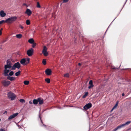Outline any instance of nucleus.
Returning <instances> with one entry per match:
<instances>
[{"label":"nucleus","instance_id":"7ed1b4c3","mask_svg":"<svg viewBox=\"0 0 131 131\" xmlns=\"http://www.w3.org/2000/svg\"><path fill=\"white\" fill-rule=\"evenodd\" d=\"M20 67V64L18 62H17L15 63L14 65L12 67V69L11 70H15L16 68L19 69Z\"/></svg>","mask_w":131,"mask_h":131},{"label":"nucleus","instance_id":"5701e85b","mask_svg":"<svg viewBox=\"0 0 131 131\" xmlns=\"http://www.w3.org/2000/svg\"><path fill=\"white\" fill-rule=\"evenodd\" d=\"M25 65L29 63L30 61V59L29 58L25 59Z\"/></svg>","mask_w":131,"mask_h":131},{"label":"nucleus","instance_id":"3c124183","mask_svg":"<svg viewBox=\"0 0 131 131\" xmlns=\"http://www.w3.org/2000/svg\"><path fill=\"white\" fill-rule=\"evenodd\" d=\"M2 33H0V35H1Z\"/></svg>","mask_w":131,"mask_h":131},{"label":"nucleus","instance_id":"4468645a","mask_svg":"<svg viewBox=\"0 0 131 131\" xmlns=\"http://www.w3.org/2000/svg\"><path fill=\"white\" fill-rule=\"evenodd\" d=\"M7 78L9 80L11 81H14L15 79V78L14 77H10L9 76H8Z\"/></svg>","mask_w":131,"mask_h":131},{"label":"nucleus","instance_id":"a211bd4d","mask_svg":"<svg viewBox=\"0 0 131 131\" xmlns=\"http://www.w3.org/2000/svg\"><path fill=\"white\" fill-rule=\"evenodd\" d=\"M33 103L35 105H37L38 103V99H34L33 101Z\"/></svg>","mask_w":131,"mask_h":131},{"label":"nucleus","instance_id":"a18cd8bd","mask_svg":"<svg viewBox=\"0 0 131 131\" xmlns=\"http://www.w3.org/2000/svg\"><path fill=\"white\" fill-rule=\"evenodd\" d=\"M115 108H114L113 107L112 108V110H111V111H112Z\"/></svg>","mask_w":131,"mask_h":131},{"label":"nucleus","instance_id":"c9c22d12","mask_svg":"<svg viewBox=\"0 0 131 131\" xmlns=\"http://www.w3.org/2000/svg\"><path fill=\"white\" fill-rule=\"evenodd\" d=\"M6 23L5 20H2L0 21V24H1L3 23Z\"/></svg>","mask_w":131,"mask_h":131},{"label":"nucleus","instance_id":"09e8293b","mask_svg":"<svg viewBox=\"0 0 131 131\" xmlns=\"http://www.w3.org/2000/svg\"><path fill=\"white\" fill-rule=\"evenodd\" d=\"M78 65L79 66H80L81 65V63H78Z\"/></svg>","mask_w":131,"mask_h":131},{"label":"nucleus","instance_id":"6e6552de","mask_svg":"<svg viewBox=\"0 0 131 131\" xmlns=\"http://www.w3.org/2000/svg\"><path fill=\"white\" fill-rule=\"evenodd\" d=\"M18 114V113H14L13 114V115H10L8 119L9 120L11 119L15 118L16 116H17Z\"/></svg>","mask_w":131,"mask_h":131},{"label":"nucleus","instance_id":"7c9ffc66","mask_svg":"<svg viewBox=\"0 0 131 131\" xmlns=\"http://www.w3.org/2000/svg\"><path fill=\"white\" fill-rule=\"evenodd\" d=\"M42 63L44 65H45L46 64V61L45 59H43L42 60Z\"/></svg>","mask_w":131,"mask_h":131},{"label":"nucleus","instance_id":"4be33fe9","mask_svg":"<svg viewBox=\"0 0 131 131\" xmlns=\"http://www.w3.org/2000/svg\"><path fill=\"white\" fill-rule=\"evenodd\" d=\"M9 66L7 64H6L4 66V68L7 69H10V68H12L10 66Z\"/></svg>","mask_w":131,"mask_h":131},{"label":"nucleus","instance_id":"0eeeda50","mask_svg":"<svg viewBox=\"0 0 131 131\" xmlns=\"http://www.w3.org/2000/svg\"><path fill=\"white\" fill-rule=\"evenodd\" d=\"M92 106V105L91 103H89L88 104H86L84 107L83 108L85 110H87L90 108Z\"/></svg>","mask_w":131,"mask_h":131},{"label":"nucleus","instance_id":"c85d7f7f","mask_svg":"<svg viewBox=\"0 0 131 131\" xmlns=\"http://www.w3.org/2000/svg\"><path fill=\"white\" fill-rule=\"evenodd\" d=\"M14 72L13 71H10L9 73V75L10 76L13 75L14 74Z\"/></svg>","mask_w":131,"mask_h":131},{"label":"nucleus","instance_id":"603ef678","mask_svg":"<svg viewBox=\"0 0 131 131\" xmlns=\"http://www.w3.org/2000/svg\"><path fill=\"white\" fill-rule=\"evenodd\" d=\"M106 31L105 32V33H106Z\"/></svg>","mask_w":131,"mask_h":131},{"label":"nucleus","instance_id":"79ce46f5","mask_svg":"<svg viewBox=\"0 0 131 131\" xmlns=\"http://www.w3.org/2000/svg\"><path fill=\"white\" fill-rule=\"evenodd\" d=\"M6 41V40H4V41H3L2 42V43H4V42H5Z\"/></svg>","mask_w":131,"mask_h":131},{"label":"nucleus","instance_id":"c03bdc74","mask_svg":"<svg viewBox=\"0 0 131 131\" xmlns=\"http://www.w3.org/2000/svg\"><path fill=\"white\" fill-rule=\"evenodd\" d=\"M3 30V29L2 28L0 30V33H2V31Z\"/></svg>","mask_w":131,"mask_h":131},{"label":"nucleus","instance_id":"bb28decb","mask_svg":"<svg viewBox=\"0 0 131 131\" xmlns=\"http://www.w3.org/2000/svg\"><path fill=\"white\" fill-rule=\"evenodd\" d=\"M26 23L27 25H30V20L28 19L26 20Z\"/></svg>","mask_w":131,"mask_h":131},{"label":"nucleus","instance_id":"ea45409f","mask_svg":"<svg viewBox=\"0 0 131 131\" xmlns=\"http://www.w3.org/2000/svg\"><path fill=\"white\" fill-rule=\"evenodd\" d=\"M0 131H5L4 129H0Z\"/></svg>","mask_w":131,"mask_h":131},{"label":"nucleus","instance_id":"6ab92c4d","mask_svg":"<svg viewBox=\"0 0 131 131\" xmlns=\"http://www.w3.org/2000/svg\"><path fill=\"white\" fill-rule=\"evenodd\" d=\"M6 63L7 65L9 66H10L12 68V64L10 61H9L8 60H7L6 61Z\"/></svg>","mask_w":131,"mask_h":131},{"label":"nucleus","instance_id":"e433bc0d","mask_svg":"<svg viewBox=\"0 0 131 131\" xmlns=\"http://www.w3.org/2000/svg\"><path fill=\"white\" fill-rule=\"evenodd\" d=\"M36 45V43H32V47L33 48H34Z\"/></svg>","mask_w":131,"mask_h":131},{"label":"nucleus","instance_id":"8fccbe9b","mask_svg":"<svg viewBox=\"0 0 131 131\" xmlns=\"http://www.w3.org/2000/svg\"><path fill=\"white\" fill-rule=\"evenodd\" d=\"M39 117H40V120H41V117H40V115H39Z\"/></svg>","mask_w":131,"mask_h":131},{"label":"nucleus","instance_id":"9b49d317","mask_svg":"<svg viewBox=\"0 0 131 131\" xmlns=\"http://www.w3.org/2000/svg\"><path fill=\"white\" fill-rule=\"evenodd\" d=\"M25 13L27 14L28 16H30L32 12L30 9L27 8L25 12Z\"/></svg>","mask_w":131,"mask_h":131},{"label":"nucleus","instance_id":"58836bf2","mask_svg":"<svg viewBox=\"0 0 131 131\" xmlns=\"http://www.w3.org/2000/svg\"><path fill=\"white\" fill-rule=\"evenodd\" d=\"M19 27L22 29H23L24 28V27L21 25H20L19 26Z\"/></svg>","mask_w":131,"mask_h":131},{"label":"nucleus","instance_id":"39448f33","mask_svg":"<svg viewBox=\"0 0 131 131\" xmlns=\"http://www.w3.org/2000/svg\"><path fill=\"white\" fill-rule=\"evenodd\" d=\"M34 50L32 48H30L28 50L27 52V53L28 56H31L33 54Z\"/></svg>","mask_w":131,"mask_h":131},{"label":"nucleus","instance_id":"a19ab883","mask_svg":"<svg viewBox=\"0 0 131 131\" xmlns=\"http://www.w3.org/2000/svg\"><path fill=\"white\" fill-rule=\"evenodd\" d=\"M111 68L112 69H116V68L114 67H111Z\"/></svg>","mask_w":131,"mask_h":131},{"label":"nucleus","instance_id":"c756f323","mask_svg":"<svg viewBox=\"0 0 131 131\" xmlns=\"http://www.w3.org/2000/svg\"><path fill=\"white\" fill-rule=\"evenodd\" d=\"M37 7L38 8H40L41 7L40 5L38 2L37 3Z\"/></svg>","mask_w":131,"mask_h":131},{"label":"nucleus","instance_id":"49530a36","mask_svg":"<svg viewBox=\"0 0 131 131\" xmlns=\"http://www.w3.org/2000/svg\"><path fill=\"white\" fill-rule=\"evenodd\" d=\"M122 95L123 96H124V93H123L122 94Z\"/></svg>","mask_w":131,"mask_h":131},{"label":"nucleus","instance_id":"dca6fc26","mask_svg":"<svg viewBox=\"0 0 131 131\" xmlns=\"http://www.w3.org/2000/svg\"><path fill=\"white\" fill-rule=\"evenodd\" d=\"M25 59L24 58L22 59L20 61V63L22 64L25 65Z\"/></svg>","mask_w":131,"mask_h":131},{"label":"nucleus","instance_id":"f3484780","mask_svg":"<svg viewBox=\"0 0 131 131\" xmlns=\"http://www.w3.org/2000/svg\"><path fill=\"white\" fill-rule=\"evenodd\" d=\"M130 122H131L130 121H127V122H126L125 123L122 124V125H121L122 127H123L126 125H127L129 124L130 123Z\"/></svg>","mask_w":131,"mask_h":131},{"label":"nucleus","instance_id":"f8f14e48","mask_svg":"<svg viewBox=\"0 0 131 131\" xmlns=\"http://www.w3.org/2000/svg\"><path fill=\"white\" fill-rule=\"evenodd\" d=\"M45 72L47 75H50L51 74V71L50 69H47L45 70Z\"/></svg>","mask_w":131,"mask_h":131},{"label":"nucleus","instance_id":"f704fd0d","mask_svg":"<svg viewBox=\"0 0 131 131\" xmlns=\"http://www.w3.org/2000/svg\"><path fill=\"white\" fill-rule=\"evenodd\" d=\"M19 101L21 103H25V100L23 99H20L19 100Z\"/></svg>","mask_w":131,"mask_h":131},{"label":"nucleus","instance_id":"ddd939ff","mask_svg":"<svg viewBox=\"0 0 131 131\" xmlns=\"http://www.w3.org/2000/svg\"><path fill=\"white\" fill-rule=\"evenodd\" d=\"M89 84V86L88 87L89 89H90L93 87L94 85L93 84V82L92 80H91L90 81Z\"/></svg>","mask_w":131,"mask_h":131},{"label":"nucleus","instance_id":"393cba45","mask_svg":"<svg viewBox=\"0 0 131 131\" xmlns=\"http://www.w3.org/2000/svg\"><path fill=\"white\" fill-rule=\"evenodd\" d=\"M21 71H18V72L15 73V75L16 76H18L20 73Z\"/></svg>","mask_w":131,"mask_h":131},{"label":"nucleus","instance_id":"f03ea898","mask_svg":"<svg viewBox=\"0 0 131 131\" xmlns=\"http://www.w3.org/2000/svg\"><path fill=\"white\" fill-rule=\"evenodd\" d=\"M8 97L11 100H15L16 97V95L11 92H10L7 93Z\"/></svg>","mask_w":131,"mask_h":131},{"label":"nucleus","instance_id":"423d86ee","mask_svg":"<svg viewBox=\"0 0 131 131\" xmlns=\"http://www.w3.org/2000/svg\"><path fill=\"white\" fill-rule=\"evenodd\" d=\"M1 82L3 85L5 86H7L10 84L9 81H6L5 80Z\"/></svg>","mask_w":131,"mask_h":131},{"label":"nucleus","instance_id":"f257e3e1","mask_svg":"<svg viewBox=\"0 0 131 131\" xmlns=\"http://www.w3.org/2000/svg\"><path fill=\"white\" fill-rule=\"evenodd\" d=\"M17 17L14 16L8 18L5 20L6 23L11 24L13 22L15 21L17 19Z\"/></svg>","mask_w":131,"mask_h":131},{"label":"nucleus","instance_id":"2f4dec72","mask_svg":"<svg viewBox=\"0 0 131 131\" xmlns=\"http://www.w3.org/2000/svg\"><path fill=\"white\" fill-rule=\"evenodd\" d=\"M88 92L86 93L83 96V98H85L86 96L88 95Z\"/></svg>","mask_w":131,"mask_h":131},{"label":"nucleus","instance_id":"9d476101","mask_svg":"<svg viewBox=\"0 0 131 131\" xmlns=\"http://www.w3.org/2000/svg\"><path fill=\"white\" fill-rule=\"evenodd\" d=\"M38 102L39 103V105H40L42 104L44 102V100L41 98H38Z\"/></svg>","mask_w":131,"mask_h":131},{"label":"nucleus","instance_id":"1a4fd4ad","mask_svg":"<svg viewBox=\"0 0 131 131\" xmlns=\"http://www.w3.org/2000/svg\"><path fill=\"white\" fill-rule=\"evenodd\" d=\"M10 70L4 68V75L5 76H8V73L9 72Z\"/></svg>","mask_w":131,"mask_h":131},{"label":"nucleus","instance_id":"412c9836","mask_svg":"<svg viewBox=\"0 0 131 131\" xmlns=\"http://www.w3.org/2000/svg\"><path fill=\"white\" fill-rule=\"evenodd\" d=\"M122 127L121 125L118 126L117 127L114 129V130H113V131H116L118 129H120Z\"/></svg>","mask_w":131,"mask_h":131},{"label":"nucleus","instance_id":"473e14b6","mask_svg":"<svg viewBox=\"0 0 131 131\" xmlns=\"http://www.w3.org/2000/svg\"><path fill=\"white\" fill-rule=\"evenodd\" d=\"M118 103V102L117 101V102L116 104H115V105L114 106L113 108H114L115 109V108L117 107V106Z\"/></svg>","mask_w":131,"mask_h":131},{"label":"nucleus","instance_id":"de8ad7c7","mask_svg":"<svg viewBox=\"0 0 131 131\" xmlns=\"http://www.w3.org/2000/svg\"><path fill=\"white\" fill-rule=\"evenodd\" d=\"M26 5V4H25V3H24V4H23V5Z\"/></svg>","mask_w":131,"mask_h":131},{"label":"nucleus","instance_id":"2eb2a0df","mask_svg":"<svg viewBox=\"0 0 131 131\" xmlns=\"http://www.w3.org/2000/svg\"><path fill=\"white\" fill-rule=\"evenodd\" d=\"M0 15L2 17H4L6 15V13L3 10H1L0 11Z\"/></svg>","mask_w":131,"mask_h":131},{"label":"nucleus","instance_id":"aec40b11","mask_svg":"<svg viewBox=\"0 0 131 131\" xmlns=\"http://www.w3.org/2000/svg\"><path fill=\"white\" fill-rule=\"evenodd\" d=\"M28 41L30 43L32 44L34 43V40L32 38H30L28 40Z\"/></svg>","mask_w":131,"mask_h":131},{"label":"nucleus","instance_id":"37998d69","mask_svg":"<svg viewBox=\"0 0 131 131\" xmlns=\"http://www.w3.org/2000/svg\"><path fill=\"white\" fill-rule=\"evenodd\" d=\"M29 103L30 104H32V102H31V101H29Z\"/></svg>","mask_w":131,"mask_h":131},{"label":"nucleus","instance_id":"4c0bfd02","mask_svg":"<svg viewBox=\"0 0 131 131\" xmlns=\"http://www.w3.org/2000/svg\"><path fill=\"white\" fill-rule=\"evenodd\" d=\"M69 0H63V3H67V2Z\"/></svg>","mask_w":131,"mask_h":131},{"label":"nucleus","instance_id":"b1692460","mask_svg":"<svg viewBox=\"0 0 131 131\" xmlns=\"http://www.w3.org/2000/svg\"><path fill=\"white\" fill-rule=\"evenodd\" d=\"M16 36L18 38H20L22 37V35L21 34H18L16 35Z\"/></svg>","mask_w":131,"mask_h":131},{"label":"nucleus","instance_id":"cd10ccee","mask_svg":"<svg viewBox=\"0 0 131 131\" xmlns=\"http://www.w3.org/2000/svg\"><path fill=\"white\" fill-rule=\"evenodd\" d=\"M45 80L48 83H49L50 82V80L48 78L46 79Z\"/></svg>","mask_w":131,"mask_h":131},{"label":"nucleus","instance_id":"a878e982","mask_svg":"<svg viewBox=\"0 0 131 131\" xmlns=\"http://www.w3.org/2000/svg\"><path fill=\"white\" fill-rule=\"evenodd\" d=\"M24 83L25 84L27 85L29 84V82L28 81H24Z\"/></svg>","mask_w":131,"mask_h":131},{"label":"nucleus","instance_id":"20e7f679","mask_svg":"<svg viewBox=\"0 0 131 131\" xmlns=\"http://www.w3.org/2000/svg\"><path fill=\"white\" fill-rule=\"evenodd\" d=\"M47 48L46 46H44L43 47L42 52L45 56H47L48 55V53L47 51Z\"/></svg>","mask_w":131,"mask_h":131},{"label":"nucleus","instance_id":"72a5a7b5","mask_svg":"<svg viewBox=\"0 0 131 131\" xmlns=\"http://www.w3.org/2000/svg\"><path fill=\"white\" fill-rule=\"evenodd\" d=\"M69 76V74L68 73H66L64 74V77H68Z\"/></svg>","mask_w":131,"mask_h":131}]
</instances>
